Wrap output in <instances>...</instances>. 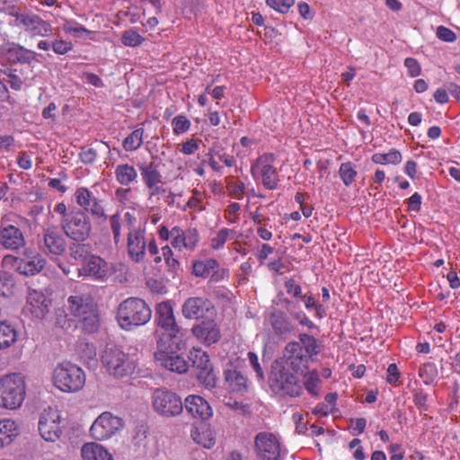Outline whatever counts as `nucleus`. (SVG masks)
<instances>
[{
    "instance_id": "f257e3e1",
    "label": "nucleus",
    "mask_w": 460,
    "mask_h": 460,
    "mask_svg": "<svg viewBox=\"0 0 460 460\" xmlns=\"http://www.w3.org/2000/svg\"><path fill=\"white\" fill-rule=\"evenodd\" d=\"M318 353L316 339L307 333H300L299 341L287 343L283 358L279 360L294 372L303 374L307 370L310 359Z\"/></svg>"
},
{
    "instance_id": "f03ea898",
    "label": "nucleus",
    "mask_w": 460,
    "mask_h": 460,
    "mask_svg": "<svg viewBox=\"0 0 460 460\" xmlns=\"http://www.w3.org/2000/svg\"><path fill=\"white\" fill-rule=\"evenodd\" d=\"M270 390L281 397H297L303 393L298 377L292 374L282 360H274L268 379Z\"/></svg>"
},
{
    "instance_id": "7ed1b4c3",
    "label": "nucleus",
    "mask_w": 460,
    "mask_h": 460,
    "mask_svg": "<svg viewBox=\"0 0 460 460\" xmlns=\"http://www.w3.org/2000/svg\"><path fill=\"white\" fill-rule=\"evenodd\" d=\"M152 311L148 305L137 297L127 298L117 309V321L126 331L146 324L150 321Z\"/></svg>"
},
{
    "instance_id": "20e7f679",
    "label": "nucleus",
    "mask_w": 460,
    "mask_h": 460,
    "mask_svg": "<svg viewBox=\"0 0 460 460\" xmlns=\"http://www.w3.org/2000/svg\"><path fill=\"white\" fill-rule=\"evenodd\" d=\"M54 385L65 393L80 391L85 384V374L77 365L70 361L59 363L52 375Z\"/></svg>"
},
{
    "instance_id": "39448f33",
    "label": "nucleus",
    "mask_w": 460,
    "mask_h": 460,
    "mask_svg": "<svg viewBox=\"0 0 460 460\" xmlns=\"http://www.w3.org/2000/svg\"><path fill=\"white\" fill-rule=\"evenodd\" d=\"M101 362L107 373L116 378L131 375L135 369V363L130 359L128 354L115 345L105 347Z\"/></svg>"
},
{
    "instance_id": "423d86ee",
    "label": "nucleus",
    "mask_w": 460,
    "mask_h": 460,
    "mask_svg": "<svg viewBox=\"0 0 460 460\" xmlns=\"http://www.w3.org/2000/svg\"><path fill=\"white\" fill-rule=\"evenodd\" d=\"M25 396V383L20 374L6 375L0 378V406L6 409L19 408Z\"/></svg>"
},
{
    "instance_id": "0eeeda50",
    "label": "nucleus",
    "mask_w": 460,
    "mask_h": 460,
    "mask_svg": "<svg viewBox=\"0 0 460 460\" xmlns=\"http://www.w3.org/2000/svg\"><path fill=\"white\" fill-rule=\"evenodd\" d=\"M157 350L155 352V358L160 365L179 374L188 370V363L178 352L181 349V340L173 341L156 342Z\"/></svg>"
},
{
    "instance_id": "6e6552de",
    "label": "nucleus",
    "mask_w": 460,
    "mask_h": 460,
    "mask_svg": "<svg viewBox=\"0 0 460 460\" xmlns=\"http://www.w3.org/2000/svg\"><path fill=\"white\" fill-rule=\"evenodd\" d=\"M155 321L157 326L163 330L157 342L181 340V328L176 323L173 308L169 301H163L156 305Z\"/></svg>"
},
{
    "instance_id": "1a4fd4ad",
    "label": "nucleus",
    "mask_w": 460,
    "mask_h": 460,
    "mask_svg": "<svg viewBox=\"0 0 460 460\" xmlns=\"http://www.w3.org/2000/svg\"><path fill=\"white\" fill-rule=\"evenodd\" d=\"M60 224L65 234L77 243L87 240L92 232L90 217L81 209L69 212Z\"/></svg>"
},
{
    "instance_id": "9d476101",
    "label": "nucleus",
    "mask_w": 460,
    "mask_h": 460,
    "mask_svg": "<svg viewBox=\"0 0 460 460\" xmlns=\"http://www.w3.org/2000/svg\"><path fill=\"white\" fill-rule=\"evenodd\" d=\"M154 411L164 418L179 416L183 411V402L180 395L165 388H157L152 394Z\"/></svg>"
},
{
    "instance_id": "9b49d317",
    "label": "nucleus",
    "mask_w": 460,
    "mask_h": 460,
    "mask_svg": "<svg viewBox=\"0 0 460 460\" xmlns=\"http://www.w3.org/2000/svg\"><path fill=\"white\" fill-rule=\"evenodd\" d=\"M65 233L58 226H50L42 229L38 243L41 252L50 258L62 256L66 252Z\"/></svg>"
},
{
    "instance_id": "f8f14e48",
    "label": "nucleus",
    "mask_w": 460,
    "mask_h": 460,
    "mask_svg": "<svg viewBox=\"0 0 460 460\" xmlns=\"http://www.w3.org/2000/svg\"><path fill=\"white\" fill-rule=\"evenodd\" d=\"M123 426L124 421L121 418L110 411H104L92 424L90 433L94 439L104 440L115 435Z\"/></svg>"
},
{
    "instance_id": "ddd939ff",
    "label": "nucleus",
    "mask_w": 460,
    "mask_h": 460,
    "mask_svg": "<svg viewBox=\"0 0 460 460\" xmlns=\"http://www.w3.org/2000/svg\"><path fill=\"white\" fill-rule=\"evenodd\" d=\"M61 415L57 409H45L39 420L38 429L41 438L49 442H55L61 437L63 430L60 425Z\"/></svg>"
},
{
    "instance_id": "4468645a",
    "label": "nucleus",
    "mask_w": 460,
    "mask_h": 460,
    "mask_svg": "<svg viewBox=\"0 0 460 460\" xmlns=\"http://www.w3.org/2000/svg\"><path fill=\"white\" fill-rule=\"evenodd\" d=\"M38 54L15 42L0 45V58H5L10 65H25L32 67V63L38 61Z\"/></svg>"
},
{
    "instance_id": "2eb2a0df",
    "label": "nucleus",
    "mask_w": 460,
    "mask_h": 460,
    "mask_svg": "<svg viewBox=\"0 0 460 460\" xmlns=\"http://www.w3.org/2000/svg\"><path fill=\"white\" fill-rule=\"evenodd\" d=\"M215 313V307L210 300L201 296L187 298L181 305V314L186 319L200 320L208 318Z\"/></svg>"
},
{
    "instance_id": "dca6fc26",
    "label": "nucleus",
    "mask_w": 460,
    "mask_h": 460,
    "mask_svg": "<svg viewBox=\"0 0 460 460\" xmlns=\"http://www.w3.org/2000/svg\"><path fill=\"white\" fill-rule=\"evenodd\" d=\"M255 449L261 460H279L280 443L271 433L260 432L254 439Z\"/></svg>"
},
{
    "instance_id": "f3484780",
    "label": "nucleus",
    "mask_w": 460,
    "mask_h": 460,
    "mask_svg": "<svg viewBox=\"0 0 460 460\" xmlns=\"http://www.w3.org/2000/svg\"><path fill=\"white\" fill-rule=\"evenodd\" d=\"M265 324L270 326L273 334L281 340L288 339L295 332V324L283 311L275 309L265 317Z\"/></svg>"
},
{
    "instance_id": "a211bd4d",
    "label": "nucleus",
    "mask_w": 460,
    "mask_h": 460,
    "mask_svg": "<svg viewBox=\"0 0 460 460\" xmlns=\"http://www.w3.org/2000/svg\"><path fill=\"white\" fill-rule=\"evenodd\" d=\"M75 198L76 203L86 212L90 213L95 219L106 220L102 200L94 197L86 188H78L75 190Z\"/></svg>"
},
{
    "instance_id": "6ab92c4d",
    "label": "nucleus",
    "mask_w": 460,
    "mask_h": 460,
    "mask_svg": "<svg viewBox=\"0 0 460 460\" xmlns=\"http://www.w3.org/2000/svg\"><path fill=\"white\" fill-rule=\"evenodd\" d=\"M52 301L41 291L30 290L27 296L25 310L36 319H45L50 312Z\"/></svg>"
},
{
    "instance_id": "aec40b11",
    "label": "nucleus",
    "mask_w": 460,
    "mask_h": 460,
    "mask_svg": "<svg viewBox=\"0 0 460 460\" xmlns=\"http://www.w3.org/2000/svg\"><path fill=\"white\" fill-rule=\"evenodd\" d=\"M26 241L22 231L10 224H0V246L5 250L18 251L23 248Z\"/></svg>"
},
{
    "instance_id": "412c9836",
    "label": "nucleus",
    "mask_w": 460,
    "mask_h": 460,
    "mask_svg": "<svg viewBox=\"0 0 460 460\" xmlns=\"http://www.w3.org/2000/svg\"><path fill=\"white\" fill-rule=\"evenodd\" d=\"M192 334L204 345L210 346L221 339V332L213 319L203 320L191 329Z\"/></svg>"
},
{
    "instance_id": "4be33fe9",
    "label": "nucleus",
    "mask_w": 460,
    "mask_h": 460,
    "mask_svg": "<svg viewBox=\"0 0 460 460\" xmlns=\"http://www.w3.org/2000/svg\"><path fill=\"white\" fill-rule=\"evenodd\" d=\"M128 253L135 262L144 261L146 251V241L145 233L140 229L129 231L127 238Z\"/></svg>"
},
{
    "instance_id": "5701e85b",
    "label": "nucleus",
    "mask_w": 460,
    "mask_h": 460,
    "mask_svg": "<svg viewBox=\"0 0 460 460\" xmlns=\"http://www.w3.org/2000/svg\"><path fill=\"white\" fill-rule=\"evenodd\" d=\"M183 407L190 415L201 420H207L213 415L208 402L199 395H188L184 400Z\"/></svg>"
},
{
    "instance_id": "b1692460",
    "label": "nucleus",
    "mask_w": 460,
    "mask_h": 460,
    "mask_svg": "<svg viewBox=\"0 0 460 460\" xmlns=\"http://www.w3.org/2000/svg\"><path fill=\"white\" fill-rule=\"evenodd\" d=\"M67 307L70 314L80 318L97 307L94 299L88 294L76 293L67 298Z\"/></svg>"
},
{
    "instance_id": "393cba45",
    "label": "nucleus",
    "mask_w": 460,
    "mask_h": 460,
    "mask_svg": "<svg viewBox=\"0 0 460 460\" xmlns=\"http://www.w3.org/2000/svg\"><path fill=\"white\" fill-rule=\"evenodd\" d=\"M20 18L22 22L21 26L33 36L38 35L45 37L49 35L53 31L52 26L37 14L27 13L26 16Z\"/></svg>"
},
{
    "instance_id": "a878e982",
    "label": "nucleus",
    "mask_w": 460,
    "mask_h": 460,
    "mask_svg": "<svg viewBox=\"0 0 460 460\" xmlns=\"http://www.w3.org/2000/svg\"><path fill=\"white\" fill-rule=\"evenodd\" d=\"M82 270L85 276L102 280L109 273V265L101 257L91 255L84 261Z\"/></svg>"
},
{
    "instance_id": "bb28decb",
    "label": "nucleus",
    "mask_w": 460,
    "mask_h": 460,
    "mask_svg": "<svg viewBox=\"0 0 460 460\" xmlns=\"http://www.w3.org/2000/svg\"><path fill=\"white\" fill-rule=\"evenodd\" d=\"M226 388L231 393L244 394L248 391V379L237 368H228L224 371Z\"/></svg>"
},
{
    "instance_id": "cd10ccee",
    "label": "nucleus",
    "mask_w": 460,
    "mask_h": 460,
    "mask_svg": "<svg viewBox=\"0 0 460 460\" xmlns=\"http://www.w3.org/2000/svg\"><path fill=\"white\" fill-rule=\"evenodd\" d=\"M7 78L4 79L10 87L14 91H20L22 88L24 82L34 77L32 69L26 72L24 69H17L13 66L6 67L0 71Z\"/></svg>"
},
{
    "instance_id": "c85d7f7f",
    "label": "nucleus",
    "mask_w": 460,
    "mask_h": 460,
    "mask_svg": "<svg viewBox=\"0 0 460 460\" xmlns=\"http://www.w3.org/2000/svg\"><path fill=\"white\" fill-rule=\"evenodd\" d=\"M81 455L84 460H113L106 448L93 442L84 444Z\"/></svg>"
},
{
    "instance_id": "c756f323",
    "label": "nucleus",
    "mask_w": 460,
    "mask_h": 460,
    "mask_svg": "<svg viewBox=\"0 0 460 460\" xmlns=\"http://www.w3.org/2000/svg\"><path fill=\"white\" fill-rule=\"evenodd\" d=\"M143 182L146 187L153 188L155 185L162 184L163 176L154 163L138 164Z\"/></svg>"
},
{
    "instance_id": "7c9ffc66",
    "label": "nucleus",
    "mask_w": 460,
    "mask_h": 460,
    "mask_svg": "<svg viewBox=\"0 0 460 460\" xmlns=\"http://www.w3.org/2000/svg\"><path fill=\"white\" fill-rule=\"evenodd\" d=\"M16 270L25 276H32L40 272L46 266V260L42 256H36L33 260L15 261Z\"/></svg>"
},
{
    "instance_id": "2f4dec72",
    "label": "nucleus",
    "mask_w": 460,
    "mask_h": 460,
    "mask_svg": "<svg viewBox=\"0 0 460 460\" xmlns=\"http://www.w3.org/2000/svg\"><path fill=\"white\" fill-rule=\"evenodd\" d=\"M115 176L119 184L127 186L136 181L137 172L134 166L128 164H121L116 166Z\"/></svg>"
},
{
    "instance_id": "473e14b6",
    "label": "nucleus",
    "mask_w": 460,
    "mask_h": 460,
    "mask_svg": "<svg viewBox=\"0 0 460 460\" xmlns=\"http://www.w3.org/2000/svg\"><path fill=\"white\" fill-rule=\"evenodd\" d=\"M79 327L85 333H94L100 328V317L97 307L86 315L79 318Z\"/></svg>"
},
{
    "instance_id": "72a5a7b5",
    "label": "nucleus",
    "mask_w": 460,
    "mask_h": 460,
    "mask_svg": "<svg viewBox=\"0 0 460 460\" xmlns=\"http://www.w3.org/2000/svg\"><path fill=\"white\" fill-rule=\"evenodd\" d=\"M17 426L12 420H0V447L8 446L13 441V437L16 436Z\"/></svg>"
},
{
    "instance_id": "f704fd0d",
    "label": "nucleus",
    "mask_w": 460,
    "mask_h": 460,
    "mask_svg": "<svg viewBox=\"0 0 460 460\" xmlns=\"http://www.w3.org/2000/svg\"><path fill=\"white\" fill-rule=\"evenodd\" d=\"M16 338L15 329L6 322L0 321V349L9 348L15 342Z\"/></svg>"
},
{
    "instance_id": "c9c22d12",
    "label": "nucleus",
    "mask_w": 460,
    "mask_h": 460,
    "mask_svg": "<svg viewBox=\"0 0 460 460\" xmlns=\"http://www.w3.org/2000/svg\"><path fill=\"white\" fill-rule=\"evenodd\" d=\"M218 268V262L215 259L195 261L192 265V273L197 277L207 278Z\"/></svg>"
},
{
    "instance_id": "e433bc0d",
    "label": "nucleus",
    "mask_w": 460,
    "mask_h": 460,
    "mask_svg": "<svg viewBox=\"0 0 460 460\" xmlns=\"http://www.w3.org/2000/svg\"><path fill=\"white\" fill-rule=\"evenodd\" d=\"M372 161L375 164H397L402 161V155L396 149H391L387 154L376 153L372 155Z\"/></svg>"
},
{
    "instance_id": "4c0bfd02",
    "label": "nucleus",
    "mask_w": 460,
    "mask_h": 460,
    "mask_svg": "<svg viewBox=\"0 0 460 460\" xmlns=\"http://www.w3.org/2000/svg\"><path fill=\"white\" fill-rule=\"evenodd\" d=\"M144 129L142 128L135 129L123 141V147L126 151H135L140 147L143 143Z\"/></svg>"
},
{
    "instance_id": "58836bf2",
    "label": "nucleus",
    "mask_w": 460,
    "mask_h": 460,
    "mask_svg": "<svg viewBox=\"0 0 460 460\" xmlns=\"http://www.w3.org/2000/svg\"><path fill=\"white\" fill-rule=\"evenodd\" d=\"M196 376L199 382L205 387L213 388L216 386L217 378L212 366L198 370L196 372Z\"/></svg>"
},
{
    "instance_id": "ea45409f",
    "label": "nucleus",
    "mask_w": 460,
    "mask_h": 460,
    "mask_svg": "<svg viewBox=\"0 0 460 460\" xmlns=\"http://www.w3.org/2000/svg\"><path fill=\"white\" fill-rule=\"evenodd\" d=\"M262 184L269 190H274L277 187L276 170L270 164H264L261 168Z\"/></svg>"
},
{
    "instance_id": "a19ab883",
    "label": "nucleus",
    "mask_w": 460,
    "mask_h": 460,
    "mask_svg": "<svg viewBox=\"0 0 460 460\" xmlns=\"http://www.w3.org/2000/svg\"><path fill=\"white\" fill-rule=\"evenodd\" d=\"M357 171L351 162L343 163L339 169V175L345 186H349L355 181Z\"/></svg>"
},
{
    "instance_id": "79ce46f5",
    "label": "nucleus",
    "mask_w": 460,
    "mask_h": 460,
    "mask_svg": "<svg viewBox=\"0 0 460 460\" xmlns=\"http://www.w3.org/2000/svg\"><path fill=\"white\" fill-rule=\"evenodd\" d=\"M15 281L12 274L0 270V296H8L13 292Z\"/></svg>"
},
{
    "instance_id": "37998d69",
    "label": "nucleus",
    "mask_w": 460,
    "mask_h": 460,
    "mask_svg": "<svg viewBox=\"0 0 460 460\" xmlns=\"http://www.w3.org/2000/svg\"><path fill=\"white\" fill-rule=\"evenodd\" d=\"M145 39L133 30H128L123 32L121 36V42L125 46L137 47L142 44Z\"/></svg>"
},
{
    "instance_id": "c03bdc74",
    "label": "nucleus",
    "mask_w": 460,
    "mask_h": 460,
    "mask_svg": "<svg viewBox=\"0 0 460 460\" xmlns=\"http://www.w3.org/2000/svg\"><path fill=\"white\" fill-rule=\"evenodd\" d=\"M190 359L192 361L193 367L196 369V372L198 370H201L203 367H208L212 366L208 355L200 350L195 351L194 354H191Z\"/></svg>"
},
{
    "instance_id": "a18cd8bd",
    "label": "nucleus",
    "mask_w": 460,
    "mask_h": 460,
    "mask_svg": "<svg viewBox=\"0 0 460 460\" xmlns=\"http://www.w3.org/2000/svg\"><path fill=\"white\" fill-rule=\"evenodd\" d=\"M190 127V121L183 115H178L172 119L173 133L175 135L188 131Z\"/></svg>"
},
{
    "instance_id": "49530a36",
    "label": "nucleus",
    "mask_w": 460,
    "mask_h": 460,
    "mask_svg": "<svg viewBox=\"0 0 460 460\" xmlns=\"http://www.w3.org/2000/svg\"><path fill=\"white\" fill-rule=\"evenodd\" d=\"M267 4L281 13H287L291 6L294 5L295 0H266Z\"/></svg>"
},
{
    "instance_id": "de8ad7c7",
    "label": "nucleus",
    "mask_w": 460,
    "mask_h": 460,
    "mask_svg": "<svg viewBox=\"0 0 460 460\" xmlns=\"http://www.w3.org/2000/svg\"><path fill=\"white\" fill-rule=\"evenodd\" d=\"M183 234L186 243L185 248L190 251L194 250L199 241L198 231L195 228H190L187 231H183Z\"/></svg>"
},
{
    "instance_id": "09e8293b",
    "label": "nucleus",
    "mask_w": 460,
    "mask_h": 460,
    "mask_svg": "<svg viewBox=\"0 0 460 460\" xmlns=\"http://www.w3.org/2000/svg\"><path fill=\"white\" fill-rule=\"evenodd\" d=\"M70 256L75 260H86L87 247L82 243H72L69 246Z\"/></svg>"
},
{
    "instance_id": "8fccbe9b",
    "label": "nucleus",
    "mask_w": 460,
    "mask_h": 460,
    "mask_svg": "<svg viewBox=\"0 0 460 460\" xmlns=\"http://www.w3.org/2000/svg\"><path fill=\"white\" fill-rule=\"evenodd\" d=\"M248 359L253 371L256 373L258 380L264 381L265 375L261 364L259 363L258 356L254 352L250 351L248 352Z\"/></svg>"
},
{
    "instance_id": "3c124183",
    "label": "nucleus",
    "mask_w": 460,
    "mask_h": 460,
    "mask_svg": "<svg viewBox=\"0 0 460 460\" xmlns=\"http://www.w3.org/2000/svg\"><path fill=\"white\" fill-rule=\"evenodd\" d=\"M171 233H172V241H171V244L174 247V248H181V247H185V239H184V234H183V230L179 227V226H174L172 228L171 230Z\"/></svg>"
},
{
    "instance_id": "603ef678",
    "label": "nucleus",
    "mask_w": 460,
    "mask_h": 460,
    "mask_svg": "<svg viewBox=\"0 0 460 460\" xmlns=\"http://www.w3.org/2000/svg\"><path fill=\"white\" fill-rule=\"evenodd\" d=\"M230 232L231 231L227 228H223L220 231H218L217 235L211 239V248L214 250H217L220 247H222L224 243L226 242Z\"/></svg>"
},
{
    "instance_id": "864d4df0",
    "label": "nucleus",
    "mask_w": 460,
    "mask_h": 460,
    "mask_svg": "<svg viewBox=\"0 0 460 460\" xmlns=\"http://www.w3.org/2000/svg\"><path fill=\"white\" fill-rule=\"evenodd\" d=\"M436 367L434 364L432 363H427L424 364L419 371L420 376L424 379L425 384L429 385L432 379L433 376L436 374Z\"/></svg>"
},
{
    "instance_id": "5fc2aeb1",
    "label": "nucleus",
    "mask_w": 460,
    "mask_h": 460,
    "mask_svg": "<svg viewBox=\"0 0 460 460\" xmlns=\"http://www.w3.org/2000/svg\"><path fill=\"white\" fill-rule=\"evenodd\" d=\"M320 383L321 380L316 375H311L305 382V387L309 394L317 396L319 394Z\"/></svg>"
},
{
    "instance_id": "6e6d98bb",
    "label": "nucleus",
    "mask_w": 460,
    "mask_h": 460,
    "mask_svg": "<svg viewBox=\"0 0 460 460\" xmlns=\"http://www.w3.org/2000/svg\"><path fill=\"white\" fill-rule=\"evenodd\" d=\"M110 225L113 234L114 242L115 243H118L120 237V216L119 213L110 217Z\"/></svg>"
},
{
    "instance_id": "4d7b16f0",
    "label": "nucleus",
    "mask_w": 460,
    "mask_h": 460,
    "mask_svg": "<svg viewBox=\"0 0 460 460\" xmlns=\"http://www.w3.org/2000/svg\"><path fill=\"white\" fill-rule=\"evenodd\" d=\"M81 161L85 164H93L96 157H97V152L93 147H86L84 146L81 148V152L79 154Z\"/></svg>"
},
{
    "instance_id": "13d9d810",
    "label": "nucleus",
    "mask_w": 460,
    "mask_h": 460,
    "mask_svg": "<svg viewBox=\"0 0 460 460\" xmlns=\"http://www.w3.org/2000/svg\"><path fill=\"white\" fill-rule=\"evenodd\" d=\"M428 394L424 393L422 390H415L413 394V402L415 405L420 411H428Z\"/></svg>"
},
{
    "instance_id": "bf43d9fd",
    "label": "nucleus",
    "mask_w": 460,
    "mask_h": 460,
    "mask_svg": "<svg viewBox=\"0 0 460 460\" xmlns=\"http://www.w3.org/2000/svg\"><path fill=\"white\" fill-rule=\"evenodd\" d=\"M36 256H42V255L32 249L27 248L24 250L22 258H17L13 255H5L4 257V261H13L15 262V261H30V260H33L34 257L36 258Z\"/></svg>"
},
{
    "instance_id": "052dcab7",
    "label": "nucleus",
    "mask_w": 460,
    "mask_h": 460,
    "mask_svg": "<svg viewBox=\"0 0 460 460\" xmlns=\"http://www.w3.org/2000/svg\"><path fill=\"white\" fill-rule=\"evenodd\" d=\"M73 48V44L68 41H65L62 40H55L52 42V49L55 53L58 55H64L70 51Z\"/></svg>"
},
{
    "instance_id": "680f3d73",
    "label": "nucleus",
    "mask_w": 460,
    "mask_h": 460,
    "mask_svg": "<svg viewBox=\"0 0 460 460\" xmlns=\"http://www.w3.org/2000/svg\"><path fill=\"white\" fill-rule=\"evenodd\" d=\"M226 188L235 199H240L243 198L245 189L243 182L229 181Z\"/></svg>"
},
{
    "instance_id": "e2e57ef3",
    "label": "nucleus",
    "mask_w": 460,
    "mask_h": 460,
    "mask_svg": "<svg viewBox=\"0 0 460 460\" xmlns=\"http://www.w3.org/2000/svg\"><path fill=\"white\" fill-rule=\"evenodd\" d=\"M436 34L439 40L446 42H453L456 38L455 32L445 26H438Z\"/></svg>"
},
{
    "instance_id": "0e129e2a",
    "label": "nucleus",
    "mask_w": 460,
    "mask_h": 460,
    "mask_svg": "<svg viewBox=\"0 0 460 460\" xmlns=\"http://www.w3.org/2000/svg\"><path fill=\"white\" fill-rule=\"evenodd\" d=\"M404 65L407 67L408 73L411 77H416L420 74V66L415 58H407L404 60Z\"/></svg>"
},
{
    "instance_id": "69168bd1",
    "label": "nucleus",
    "mask_w": 460,
    "mask_h": 460,
    "mask_svg": "<svg viewBox=\"0 0 460 460\" xmlns=\"http://www.w3.org/2000/svg\"><path fill=\"white\" fill-rule=\"evenodd\" d=\"M64 31L67 33H86L90 34L92 31L78 24L75 22L69 21L64 24Z\"/></svg>"
},
{
    "instance_id": "338daca9",
    "label": "nucleus",
    "mask_w": 460,
    "mask_h": 460,
    "mask_svg": "<svg viewBox=\"0 0 460 460\" xmlns=\"http://www.w3.org/2000/svg\"><path fill=\"white\" fill-rule=\"evenodd\" d=\"M285 288L288 294L292 295L295 297L302 296V288L293 279H289L285 282Z\"/></svg>"
},
{
    "instance_id": "774afa93",
    "label": "nucleus",
    "mask_w": 460,
    "mask_h": 460,
    "mask_svg": "<svg viewBox=\"0 0 460 460\" xmlns=\"http://www.w3.org/2000/svg\"><path fill=\"white\" fill-rule=\"evenodd\" d=\"M165 264L167 266V270H168L169 274L172 278L179 276L180 273L182 271V270L181 268V263L176 258L167 261L165 262Z\"/></svg>"
}]
</instances>
